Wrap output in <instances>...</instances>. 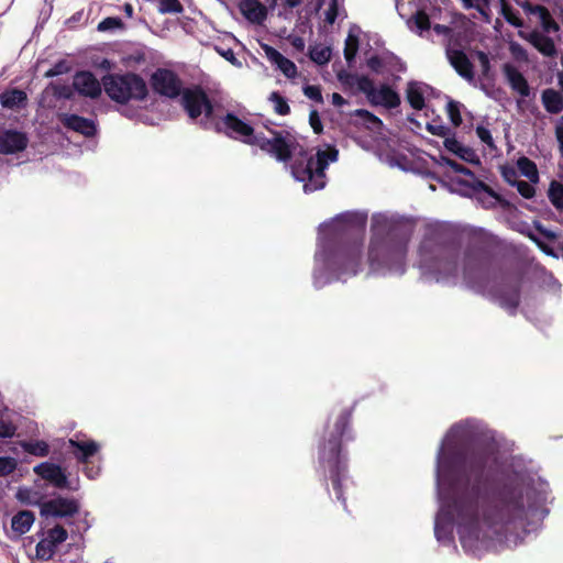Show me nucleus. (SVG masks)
Returning <instances> with one entry per match:
<instances>
[{"instance_id": "1", "label": "nucleus", "mask_w": 563, "mask_h": 563, "mask_svg": "<svg viewBox=\"0 0 563 563\" xmlns=\"http://www.w3.org/2000/svg\"><path fill=\"white\" fill-rule=\"evenodd\" d=\"M468 435L466 424L450 429L437 457V484L440 510L434 533L448 539L453 519L463 549L473 554L494 547L495 541L517 544L508 533L526 527L527 511L521 498L489 499L484 477V462L476 456H455V449Z\"/></svg>"}, {"instance_id": "2", "label": "nucleus", "mask_w": 563, "mask_h": 563, "mask_svg": "<svg viewBox=\"0 0 563 563\" xmlns=\"http://www.w3.org/2000/svg\"><path fill=\"white\" fill-rule=\"evenodd\" d=\"M183 107L191 120H197L206 129L222 131L231 137L257 145L276 159L285 162L296 151V139L288 131L272 132L271 137L255 135L251 125L234 114L219 119L206 92L199 88H187L183 95Z\"/></svg>"}, {"instance_id": "3", "label": "nucleus", "mask_w": 563, "mask_h": 563, "mask_svg": "<svg viewBox=\"0 0 563 563\" xmlns=\"http://www.w3.org/2000/svg\"><path fill=\"white\" fill-rule=\"evenodd\" d=\"M365 223L366 214L347 212L321 224L320 250L316 253L317 264L322 268L336 271L339 278L355 275L361 264V245L353 242L328 253L325 244L361 233Z\"/></svg>"}, {"instance_id": "4", "label": "nucleus", "mask_w": 563, "mask_h": 563, "mask_svg": "<svg viewBox=\"0 0 563 563\" xmlns=\"http://www.w3.org/2000/svg\"><path fill=\"white\" fill-rule=\"evenodd\" d=\"M406 236H398L391 230L388 217H373L372 239L368 249V263L373 271L387 269L391 273H404V260L407 252Z\"/></svg>"}, {"instance_id": "5", "label": "nucleus", "mask_w": 563, "mask_h": 563, "mask_svg": "<svg viewBox=\"0 0 563 563\" xmlns=\"http://www.w3.org/2000/svg\"><path fill=\"white\" fill-rule=\"evenodd\" d=\"M419 268L428 282L453 285L456 282L459 264L454 250L424 240L419 249Z\"/></svg>"}, {"instance_id": "6", "label": "nucleus", "mask_w": 563, "mask_h": 563, "mask_svg": "<svg viewBox=\"0 0 563 563\" xmlns=\"http://www.w3.org/2000/svg\"><path fill=\"white\" fill-rule=\"evenodd\" d=\"M338 159V151L329 147L324 151H318L316 156L300 152L291 164V175L303 184L306 194L322 189L327 183L325 169L330 163Z\"/></svg>"}, {"instance_id": "7", "label": "nucleus", "mask_w": 563, "mask_h": 563, "mask_svg": "<svg viewBox=\"0 0 563 563\" xmlns=\"http://www.w3.org/2000/svg\"><path fill=\"white\" fill-rule=\"evenodd\" d=\"M102 87L112 101L122 104L142 101L148 92L145 80L133 73L106 75Z\"/></svg>"}, {"instance_id": "8", "label": "nucleus", "mask_w": 563, "mask_h": 563, "mask_svg": "<svg viewBox=\"0 0 563 563\" xmlns=\"http://www.w3.org/2000/svg\"><path fill=\"white\" fill-rule=\"evenodd\" d=\"M433 31L438 35L443 36V44L445 45V53L450 64L454 67L461 77L467 81H472L474 79L472 64L465 53L462 51V46L454 31L440 24H435L433 26Z\"/></svg>"}, {"instance_id": "9", "label": "nucleus", "mask_w": 563, "mask_h": 563, "mask_svg": "<svg viewBox=\"0 0 563 563\" xmlns=\"http://www.w3.org/2000/svg\"><path fill=\"white\" fill-rule=\"evenodd\" d=\"M340 441L338 437H332L323 444L320 450V463L329 470L338 499L342 498L341 476L345 471V463L340 455Z\"/></svg>"}, {"instance_id": "10", "label": "nucleus", "mask_w": 563, "mask_h": 563, "mask_svg": "<svg viewBox=\"0 0 563 563\" xmlns=\"http://www.w3.org/2000/svg\"><path fill=\"white\" fill-rule=\"evenodd\" d=\"M463 278L466 286L483 295L496 296L494 288L496 279L481 265L471 262L463 263Z\"/></svg>"}, {"instance_id": "11", "label": "nucleus", "mask_w": 563, "mask_h": 563, "mask_svg": "<svg viewBox=\"0 0 563 563\" xmlns=\"http://www.w3.org/2000/svg\"><path fill=\"white\" fill-rule=\"evenodd\" d=\"M358 91L363 92L371 104L396 108L400 104V98L396 91L386 85L375 87L369 78L358 80Z\"/></svg>"}, {"instance_id": "12", "label": "nucleus", "mask_w": 563, "mask_h": 563, "mask_svg": "<svg viewBox=\"0 0 563 563\" xmlns=\"http://www.w3.org/2000/svg\"><path fill=\"white\" fill-rule=\"evenodd\" d=\"M151 84L155 92L168 97L176 98L184 95L187 89L183 90V85L178 76L165 68H159L153 73Z\"/></svg>"}, {"instance_id": "13", "label": "nucleus", "mask_w": 563, "mask_h": 563, "mask_svg": "<svg viewBox=\"0 0 563 563\" xmlns=\"http://www.w3.org/2000/svg\"><path fill=\"white\" fill-rule=\"evenodd\" d=\"M415 1L416 0H396V9L401 18L411 15L407 20L409 29L422 35L424 31H429L430 21L424 12L418 10Z\"/></svg>"}, {"instance_id": "14", "label": "nucleus", "mask_w": 563, "mask_h": 563, "mask_svg": "<svg viewBox=\"0 0 563 563\" xmlns=\"http://www.w3.org/2000/svg\"><path fill=\"white\" fill-rule=\"evenodd\" d=\"M67 538L68 533L62 526L49 529L45 537L36 544V558L45 561L52 559L56 548L65 542Z\"/></svg>"}, {"instance_id": "15", "label": "nucleus", "mask_w": 563, "mask_h": 563, "mask_svg": "<svg viewBox=\"0 0 563 563\" xmlns=\"http://www.w3.org/2000/svg\"><path fill=\"white\" fill-rule=\"evenodd\" d=\"M27 137L24 133L13 130L0 131V153L14 154L25 150Z\"/></svg>"}, {"instance_id": "16", "label": "nucleus", "mask_w": 563, "mask_h": 563, "mask_svg": "<svg viewBox=\"0 0 563 563\" xmlns=\"http://www.w3.org/2000/svg\"><path fill=\"white\" fill-rule=\"evenodd\" d=\"M73 86L78 93L85 97L97 98L101 93V85L90 71L77 73Z\"/></svg>"}, {"instance_id": "17", "label": "nucleus", "mask_w": 563, "mask_h": 563, "mask_svg": "<svg viewBox=\"0 0 563 563\" xmlns=\"http://www.w3.org/2000/svg\"><path fill=\"white\" fill-rule=\"evenodd\" d=\"M78 511V505L75 500L67 498H56L43 505L42 514L52 517H68Z\"/></svg>"}, {"instance_id": "18", "label": "nucleus", "mask_w": 563, "mask_h": 563, "mask_svg": "<svg viewBox=\"0 0 563 563\" xmlns=\"http://www.w3.org/2000/svg\"><path fill=\"white\" fill-rule=\"evenodd\" d=\"M263 49L271 64L276 66L287 78L294 79L297 76V66L294 62L269 45H264Z\"/></svg>"}, {"instance_id": "19", "label": "nucleus", "mask_w": 563, "mask_h": 563, "mask_svg": "<svg viewBox=\"0 0 563 563\" xmlns=\"http://www.w3.org/2000/svg\"><path fill=\"white\" fill-rule=\"evenodd\" d=\"M58 118L66 128L74 130L85 136H91L96 132V125L93 121L86 118L67 113L59 114Z\"/></svg>"}, {"instance_id": "20", "label": "nucleus", "mask_w": 563, "mask_h": 563, "mask_svg": "<svg viewBox=\"0 0 563 563\" xmlns=\"http://www.w3.org/2000/svg\"><path fill=\"white\" fill-rule=\"evenodd\" d=\"M34 472L58 488L65 487L67 484V477L58 465L41 463L34 467Z\"/></svg>"}, {"instance_id": "21", "label": "nucleus", "mask_w": 563, "mask_h": 563, "mask_svg": "<svg viewBox=\"0 0 563 563\" xmlns=\"http://www.w3.org/2000/svg\"><path fill=\"white\" fill-rule=\"evenodd\" d=\"M519 36L531 43L541 54L553 56L555 54L554 42L539 31L526 33L519 31Z\"/></svg>"}, {"instance_id": "22", "label": "nucleus", "mask_w": 563, "mask_h": 563, "mask_svg": "<svg viewBox=\"0 0 563 563\" xmlns=\"http://www.w3.org/2000/svg\"><path fill=\"white\" fill-rule=\"evenodd\" d=\"M239 8L244 18L252 23H262L267 14L265 5L258 0H241Z\"/></svg>"}, {"instance_id": "23", "label": "nucleus", "mask_w": 563, "mask_h": 563, "mask_svg": "<svg viewBox=\"0 0 563 563\" xmlns=\"http://www.w3.org/2000/svg\"><path fill=\"white\" fill-rule=\"evenodd\" d=\"M69 445L74 449L73 453L75 457L82 463H86L88 459L95 455L100 449V445L96 441L80 440L78 438L69 439Z\"/></svg>"}, {"instance_id": "24", "label": "nucleus", "mask_w": 563, "mask_h": 563, "mask_svg": "<svg viewBox=\"0 0 563 563\" xmlns=\"http://www.w3.org/2000/svg\"><path fill=\"white\" fill-rule=\"evenodd\" d=\"M503 71L506 76L508 84L520 96H529V86L523 75L511 64H505Z\"/></svg>"}, {"instance_id": "25", "label": "nucleus", "mask_w": 563, "mask_h": 563, "mask_svg": "<svg viewBox=\"0 0 563 563\" xmlns=\"http://www.w3.org/2000/svg\"><path fill=\"white\" fill-rule=\"evenodd\" d=\"M443 144H444V147L449 152L455 154L456 156H459L463 161H465L467 163H472V164H478L479 163V158H478L477 154L475 153V151L470 148V147H467V146H464L456 139H454V137H446L444 140Z\"/></svg>"}, {"instance_id": "26", "label": "nucleus", "mask_w": 563, "mask_h": 563, "mask_svg": "<svg viewBox=\"0 0 563 563\" xmlns=\"http://www.w3.org/2000/svg\"><path fill=\"white\" fill-rule=\"evenodd\" d=\"M427 86L421 82H409L406 93L407 100L410 106L417 110H421L424 107V92Z\"/></svg>"}, {"instance_id": "27", "label": "nucleus", "mask_w": 563, "mask_h": 563, "mask_svg": "<svg viewBox=\"0 0 563 563\" xmlns=\"http://www.w3.org/2000/svg\"><path fill=\"white\" fill-rule=\"evenodd\" d=\"M35 521V516L30 510L19 511L12 517L11 528L19 534H24L30 531L31 527Z\"/></svg>"}, {"instance_id": "28", "label": "nucleus", "mask_w": 563, "mask_h": 563, "mask_svg": "<svg viewBox=\"0 0 563 563\" xmlns=\"http://www.w3.org/2000/svg\"><path fill=\"white\" fill-rule=\"evenodd\" d=\"M523 8L530 12L539 15L542 26L547 32H556L559 30L558 23L551 18L549 11L541 5L525 4Z\"/></svg>"}, {"instance_id": "29", "label": "nucleus", "mask_w": 563, "mask_h": 563, "mask_svg": "<svg viewBox=\"0 0 563 563\" xmlns=\"http://www.w3.org/2000/svg\"><path fill=\"white\" fill-rule=\"evenodd\" d=\"M542 103L550 113H559L563 110V99L560 92L553 89H545L542 92Z\"/></svg>"}, {"instance_id": "30", "label": "nucleus", "mask_w": 563, "mask_h": 563, "mask_svg": "<svg viewBox=\"0 0 563 563\" xmlns=\"http://www.w3.org/2000/svg\"><path fill=\"white\" fill-rule=\"evenodd\" d=\"M358 27H351L345 40L344 57L349 63H351L354 59L358 49Z\"/></svg>"}, {"instance_id": "31", "label": "nucleus", "mask_w": 563, "mask_h": 563, "mask_svg": "<svg viewBox=\"0 0 563 563\" xmlns=\"http://www.w3.org/2000/svg\"><path fill=\"white\" fill-rule=\"evenodd\" d=\"M517 167L520 174L529 179L530 183L537 184L539 181V173L537 165L527 157H520L517 161Z\"/></svg>"}, {"instance_id": "32", "label": "nucleus", "mask_w": 563, "mask_h": 563, "mask_svg": "<svg viewBox=\"0 0 563 563\" xmlns=\"http://www.w3.org/2000/svg\"><path fill=\"white\" fill-rule=\"evenodd\" d=\"M15 431L16 427L10 411L8 409L0 410V438H12Z\"/></svg>"}, {"instance_id": "33", "label": "nucleus", "mask_w": 563, "mask_h": 563, "mask_svg": "<svg viewBox=\"0 0 563 563\" xmlns=\"http://www.w3.org/2000/svg\"><path fill=\"white\" fill-rule=\"evenodd\" d=\"M26 99V95L21 90H11L1 95L0 100L3 107H19Z\"/></svg>"}, {"instance_id": "34", "label": "nucleus", "mask_w": 563, "mask_h": 563, "mask_svg": "<svg viewBox=\"0 0 563 563\" xmlns=\"http://www.w3.org/2000/svg\"><path fill=\"white\" fill-rule=\"evenodd\" d=\"M351 115L360 118L363 124L371 130H378L383 124L376 115L364 109H357Z\"/></svg>"}, {"instance_id": "35", "label": "nucleus", "mask_w": 563, "mask_h": 563, "mask_svg": "<svg viewBox=\"0 0 563 563\" xmlns=\"http://www.w3.org/2000/svg\"><path fill=\"white\" fill-rule=\"evenodd\" d=\"M309 55L314 63L319 65H324L331 58V49L325 45L318 44L310 48Z\"/></svg>"}, {"instance_id": "36", "label": "nucleus", "mask_w": 563, "mask_h": 563, "mask_svg": "<svg viewBox=\"0 0 563 563\" xmlns=\"http://www.w3.org/2000/svg\"><path fill=\"white\" fill-rule=\"evenodd\" d=\"M548 196L552 205L556 209H563V185L552 181L548 191Z\"/></svg>"}, {"instance_id": "37", "label": "nucleus", "mask_w": 563, "mask_h": 563, "mask_svg": "<svg viewBox=\"0 0 563 563\" xmlns=\"http://www.w3.org/2000/svg\"><path fill=\"white\" fill-rule=\"evenodd\" d=\"M25 452L36 455L46 456L48 454V444L45 441H31L22 444Z\"/></svg>"}, {"instance_id": "38", "label": "nucleus", "mask_w": 563, "mask_h": 563, "mask_svg": "<svg viewBox=\"0 0 563 563\" xmlns=\"http://www.w3.org/2000/svg\"><path fill=\"white\" fill-rule=\"evenodd\" d=\"M269 101L272 102L276 113L280 115H286L289 113L290 108L287 100L278 92H272L269 96Z\"/></svg>"}, {"instance_id": "39", "label": "nucleus", "mask_w": 563, "mask_h": 563, "mask_svg": "<svg viewBox=\"0 0 563 563\" xmlns=\"http://www.w3.org/2000/svg\"><path fill=\"white\" fill-rule=\"evenodd\" d=\"M462 108H463V106L457 101L450 100L446 103V113L449 115L451 123L454 126H459L462 123V117H461Z\"/></svg>"}, {"instance_id": "40", "label": "nucleus", "mask_w": 563, "mask_h": 563, "mask_svg": "<svg viewBox=\"0 0 563 563\" xmlns=\"http://www.w3.org/2000/svg\"><path fill=\"white\" fill-rule=\"evenodd\" d=\"M183 10L179 0H158V11L161 13H181Z\"/></svg>"}, {"instance_id": "41", "label": "nucleus", "mask_w": 563, "mask_h": 563, "mask_svg": "<svg viewBox=\"0 0 563 563\" xmlns=\"http://www.w3.org/2000/svg\"><path fill=\"white\" fill-rule=\"evenodd\" d=\"M338 14H339L338 0H331L328 4L327 9H324V11L322 12L323 21L327 24L332 25L335 22Z\"/></svg>"}, {"instance_id": "42", "label": "nucleus", "mask_w": 563, "mask_h": 563, "mask_svg": "<svg viewBox=\"0 0 563 563\" xmlns=\"http://www.w3.org/2000/svg\"><path fill=\"white\" fill-rule=\"evenodd\" d=\"M514 183L516 184L515 187L517 188L518 192L527 199H530L534 196L536 189L532 186V183H528L525 180L515 179Z\"/></svg>"}, {"instance_id": "43", "label": "nucleus", "mask_w": 563, "mask_h": 563, "mask_svg": "<svg viewBox=\"0 0 563 563\" xmlns=\"http://www.w3.org/2000/svg\"><path fill=\"white\" fill-rule=\"evenodd\" d=\"M122 20L120 18H117V16H109V18H106L103 19L99 24H98V31L100 32H106V31H111V30H115V29H119L122 26Z\"/></svg>"}, {"instance_id": "44", "label": "nucleus", "mask_w": 563, "mask_h": 563, "mask_svg": "<svg viewBox=\"0 0 563 563\" xmlns=\"http://www.w3.org/2000/svg\"><path fill=\"white\" fill-rule=\"evenodd\" d=\"M16 468V461L10 456H0V476H7Z\"/></svg>"}, {"instance_id": "45", "label": "nucleus", "mask_w": 563, "mask_h": 563, "mask_svg": "<svg viewBox=\"0 0 563 563\" xmlns=\"http://www.w3.org/2000/svg\"><path fill=\"white\" fill-rule=\"evenodd\" d=\"M499 303L509 309L515 310L519 303V295L517 290H511L507 297H498Z\"/></svg>"}, {"instance_id": "46", "label": "nucleus", "mask_w": 563, "mask_h": 563, "mask_svg": "<svg viewBox=\"0 0 563 563\" xmlns=\"http://www.w3.org/2000/svg\"><path fill=\"white\" fill-rule=\"evenodd\" d=\"M509 51L516 59L521 60V62L528 60V54H527L526 49L520 44H518L516 42H510Z\"/></svg>"}, {"instance_id": "47", "label": "nucleus", "mask_w": 563, "mask_h": 563, "mask_svg": "<svg viewBox=\"0 0 563 563\" xmlns=\"http://www.w3.org/2000/svg\"><path fill=\"white\" fill-rule=\"evenodd\" d=\"M303 93L307 98L310 100H313L316 102H322V93L319 86H306L303 87Z\"/></svg>"}, {"instance_id": "48", "label": "nucleus", "mask_w": 563, "mask_h": 563, "mask_svg": "<svg viewBox=\"0 0 563 563\" xmlns=\"http://www.w3.org/2000/svg\"><path fill=\"white\" fill-rule=\"evenodd\" d=\"M69 71V66L66 62L62 60L55 64L51 69L46 71V77H55Z\"/></svg>"}, {"instance_id": "49", "label": "nucleus", "mask_w": 563, "mask_h": 563, "mask_svg": "<svg viewBox=\"0 0 563 563\" xmlns=\"http://www.w3.org/2000/svg\"><path fill=\"white\" fill-rule=\"evenodd\" d=\"M476 134L483 143L487 144L489 147H494L493 136L487 128L482 125L477 126Z\"/></svg>"}, {"instance_id": "50", "label": "nucleus", "mask_w": 563, "mask_h": 563, "mask_svg": "<svg viewBox=\"0 0 563 563\" xmlns=\"http://www.w3.org/2000/svg\"><path fill=\"white\" fill-rule=\"evenodd\" d=\"M350 411H344L339 418H338V421L335 423V430H336V433L339 435H342L343 434V431L344 429L347 427L349 424V420H350Z\"/></svg>"}, {"instance_id": "51", "label": "nucleus", "mask_w": 563, "mask_h": 563, "mask_svg": "<svg viewBox=\"0 0 563 563\" xmlns=\"http://www.w3.org/2000/svg\"><path fill=\"white\" fill-rule=\"evenodd\" d=\"M362 78H367L366 76H356V75H339L340 81L345 86H356L358 89V80Z\"/></svg>"}, {"instance_id": "52", "label": "nucleus", "mask_w": 563, "mask_h": 563, "mask_svg": "<svg viewBox=\"0 0 563 563\" xmlns=\"http://www.w3.org/2000/svg\"><path fill=\"white\" fill-rule=\"evenodd\" d=\"M503 11H504V16L508 23H510L511 25H514L516 27L522 26L521 19L515 12H512L510 9H507V8H504Z\"/></svg>"}, {"instance_id": "53", "label": "nucleus", "mask_w": 563, "mask_h": 563, "mask_svg": "<svg viewBox=\"0 0 563 563\" xmlns=\"http://www.w3.org/2000/svg\"><path fill=\"white\" fill-rule=\"evenodd\" d=\"M309 122L314 133L322 132V123L317 111H312L309 115Z\"/></svg>"}, {"instance_id": "54", "label": "nucleus", "mask_w": 563, "mask_h": 563, "mask_svg": "<svg viewBox=\"0 0 563 563\" xmlns=\"http://www.w3.org/2000/svg\"><path fill=\"white\" fill-rule=\"evenodd\" d=\"M477 59L479 62V65H481V70L483 73V75H487L488 71H489V58L487 56V54H485L484 52H478L477 53Z\"/></svg>"}, {"instance_id": "55", "label": "nucleus", "mask_w": 563, "mask_h": 563, "mask_svg": "<svg viewBox=\"0 0 563 563\" xmlns=\"http://www.w3.org/2000/svg\"><path fill=\"white\" fill-rule=\"evenodd\" d=\"M367 66L375 73H383V60L378 56H373L367 60Z\"/></svg>"}, {"instance_id": "56", "label": "nucleus", "mask_w": 563, "mask_h": 563, "mask_svg": "<svg viewBox=\"0 0 563 563\" xmlns=\"http://www.w3.org/2000/svg\"><path fill=\"white\" fill-rule=\"evenodd\" d=\"M427 129L434 135L445 136L448 134V128L442 124H428Z\"/></svg>"}, {"instance_id": "57", "label": "nucleus", "mask_w": 563, "mask_h": 563, "mask_svg": "<svg viewBox=\"0 0 563 563\" xmlns=\"http://www.w3.org/2000/svg\"><path fill=\"white\" fill-rule=\"evenodd\" d=\"M441 161L449 165L451 168H453L454 170L459 172V173H462V174H471V172L468 169H466L465 167L459 165L457 163L446 158V157H441Z\"/></svg>"}, {"instance_id": "58", "label": "nucleus", "mask_w": 563, "mask_h": 563, "mask_svg": "<svg viewBox=\"0 0 563 563\" xmlns=\"http://www.w3.org/2000/svg\"><path fill=\"white\" fill-rule=\"evenodd\" d=\"M504 178L509 183L511 186H515L514 183L515 179H517V173L512 168H505L503 172Z\"/></svg>"}, {"instance_id": "59", "label": "nucleus", "mask_w": 563, "mask_h": 563, "mask_svg": "<svg viewBox=\"0 0 563 563\" xmlns=\"http://www.w3.org/2000/svg\"><path fill=\"white\" fill-rule=\"evenodd\" d=\"M465 8H475L482 10V7L486 4V0H462Z\"/></svg>"}, {"instance_id": "60", "label": "nucleus", "mask_w": 563, "mask_h": 563, "mask_svg": "<svg viewBox=\"0 0 563 563\" xmlns=\"http://www.w3.org/2000/svg\"><path fill=\"white\" fill-rule=\"evenodd\" d=\"M290 44L292 45V47L300 52L303 51L306 46L305 40L300 36L290 37Z\"/></svg>"}, {"instance_id": "61", "label": "nucleus", "mask_w": 563, "mask_h": 563, "mask_svg": "<svg viewBox=\"0 0 563 563\" xmlns=\"http://www.w3.org/2000/svg\"><path fill=\"white\" fill-rule=\"evenodd\" d=\"M329 280L322 277V273L320 268H317L314 272V285L317 287L324 286Z\"/></svg>"}, {"instance_id": "62", "label": "nucleus", "mask_w": 563, "mask_h": 563, "mask_svg": "<svg viewBox=\"0 0 563 563\" xmlns=\"http://www.w3.org/2000/svg\"><path fill=\"white\" fill-rule=\"evenodd\" d=\"M331 99H332V103L335 107H342L347 103V101L338 92L332 93Z\"/></svg>"}, {"instance_id": "63", "label": "nucleus", "mask_w": 563, "mask_h": 563, "mask_svg": "<svg viewBox=\"0 0 563 563\" xmlns=\"http://www.w3.org/2000/svg\"><path fill=\"white\" fill-rule=\"evenodd\" d=\"M556 137L560 143V147L563 151V117L561 118V120L556 126Z\"/></svg>"}, {"instance_id": "64", "label": "nucleus", "mask_w": 563, "mask_h": 563, "mask_svg": "<svg viewBox=\"0 0 563 563\" xmlns=\"http://www.w3.org/2000/svg\"><path fill=\"white\" fill-rule=\"evenodd\" d=\"M302 0H285V4L289 8H296L301 3Z\"/></svg>"}]
</instances>
